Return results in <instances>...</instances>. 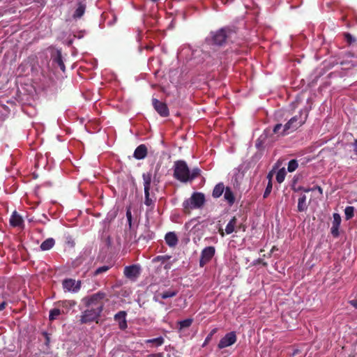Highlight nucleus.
I'll return each instance as SVG.
<instances>
[{"label": "nucleus", "instance_id": "obj_1", "mask_svg": "<svg viewBox=\"0 0 357 357\" xmlns=\"http://www.w3.org/2000/svg\"><path fill=\"white\" fill-rule=\"evenodd\" d=\"M238 38V29L235 26H224L212 33L213 44L222 46L227 43H234Z\"/></svg>", "mask_w": 357, "mask_h": 357}, {"label": "nucleus", "instance_id": "obj_2", "mask_svg": "<svg viewBox=\"0 0 357 357\" xmlns=\"http://www.w3.org/2000/svg\"><path fill=\"white\" fill-rule=\"evenodd\" d=\"M307 116L308 111L306 109H301L299 112L298 115L293 116L288 121L287 123L284 125L282 132V135H285L289 132L296 130L298 128L304 124L307 120Z\"/></svg>", "mask_w": 357, "mask_h": 357}, {"label": "nucleus", "instance_id": "obj_3", "mask_svg": "<svg viewBox=\"0 0 357 357\" xmlns=\"http://www.w3.org/2000/svg\"><path fill=\"white\" fill-rule=\"evenodd\" d=\"M205 196L202 192H193L191 197L183 202V211L185 214H190L191 211L202 208L205 203Z\"/></svg>", "mask_w": 357, "mask_h": 357}, {"label": "nucleus", "instance_id": "obj_4", "mask_svg": "<svg viewBox=\"0 0 357 357\" xmlns=\"http://www.w3.org/2000/svg\"><path fill=\"white\" fill-rule=\"evenodd\" d=\"M106 297V294L102 291H98L96 294L86 296L82 299L86 307L93 308L98 311L102 312Z\"/></svg>", "mask_w": 357, "mask_h": 357}, {"label": "nucleus", "instance_id": "obj_5", "mask_svg": "<svg viewBox=\"0 0 357 357\" xmlns=\"http://www.w3.org/2000/svg\"><path fill=\"white\" fill-rule=\"evenodd\" d=\"M173 176L181 183L189 182L190 168L185 160H178L174 162Z\"/></svg>", "mask_w": 357, "mask_h": 357}, {"label": "nucleus", "instance_id": "obj_6", "mask_svg": "<svg viewBox=\"0 0 357 357\" xmlns=\"http://www.w3.org/2000/svg\"><path fill=\"white\" fill-rule=\"evenodd\" d=\"M143 184L144 188V204L153 208L156 201V197L153 192H151L152 183V174L151 172L142 174Z\"/></svg>", "mask_w": 357, "mask_h": 357}, {"label": "nucleus", "instance_id": "obj_7", "mask_svg": "<svg viewBox=\"0 0 357 357\" xmlns=\"http://www.w3.org/2000/svg\"><path fill=\"white\" fill-rule=\"evenodd\" d=\"M101 313V312L93 308L86 307L81 315L80 322L81 324H88L96 321V323L98 324V319L100 317Z\"/></svg>", "mask_w": 357, "mask_h": 357}, {"label": "nucleus", "instance_id": "obj_8", "mask_svg": "<svg viewBox=\"0 0 357 357\" xmlns=\"http://www.w3.org/2000/svg\"><path fill=\"white\" fill-rule=\"evenodd\" d=\"M215 253V248L213 246H208L202 250L199 259V266L204 267L208 263Z\"/></svg>", "mask_w": 357, "mask_h": 357}, {"label": "nucleus", "instance_id": "obj_9", "mask_svg": "<svg viewBox=\"0 0 357 357\" xmlns=\"http://www.w3.org/2000/svg\"><path fill=\"white\" fill-rule=\"evenodd\" d=\"M82 282L80 280L76 281L72 278H67L63 280L62 286L65 291L77 292L81 288Z\"/></svg>", "mask_w": 357, "mask_h": 357}, {"label": "nucleus", "instance_id": "obj_10", "mask_svg": "<svg viewBox=\"0 0 357 357\" xmlns=\"http://www.w3.org/2000/svg\"><path fill=\"white\" fill-rule=\"evenodd\" d=\"M236 342V335L235 332H230L227 333L220 340L218 347L219 349H224L234 344Z\"/></svg>", "mask_w": 357, "mask_h": 357}, {"label": "nucleus", "instance_id": "obj_11", "mask_svg": "<svg viewBox=\"0 0 357 357\" xmlns=\"http://www.w3.org/2000/svg\"><path fill=\"white\" fill-rule=\"evenodd\" d=\"M152 105L155 109V111L162 117H167L169 114V109L167 105L163 102L160 101L159 100L153 98H152Z\"/></svg>", "mask_w": 357, "mask_h": 357}, {"label": "nucleus", "instance_id": "obj_12", "mask_svg": "<svg viewBox=\"0 0 357 357\" xmlns=\"http://www.w3.org/2000/svg\"><path fill=\"white\" fill-rule=\"evenodd\" d=\"M76 5L77 8L74 10V13L72 15L73 19L75 20L80 19L84 15L86 9V0H79L77 1Z\"/></svg>", "mask_w": 357, "mask_h": 357}, {"label": "nucleus", "instance_id": "obj_13", "mask_svg": "<svg viewBox=\"0 0 357 357\" xmlns=\"http://www.w3.org/2000/svg\"><path fill=\"white\" fill-rule=\"evenodd\" d=\"M123 273L127 278H136L139 275V267L137 265H131L126 266Z\"/></svg>", "mask_w": 357, "mask_h": 357}, {"label": "nucleus", "instance_id": "obj_14", "mask_svg": "<svg viewBox=\"0 0 357 357\" xmlns=\"http://www.w3.org/2000/svg\"><path fill=\"white\" fill-rule=\"evenodd\" d=\"M126 315L127 313L126 311H119L114 317V320L119 323V328L122 331L126 329L128 327Z\"/></svg>", "mask_w": 357, "mask_h": 357}, {"label": "nucleus", "instance_id": "obj_15", "mask_svg": "<svg viewBox=\"0 0 357 357\" xmlns=\"http://www.w3.org/2000/svg\"><path fill=\"white\" fill-rule=\"evenodd\" d=\"M147 155V148L145 144H140L134 151L133 156L137 160H142Z\"/></svg>", "mask_w": 357, "mask_h": 357}, {"label": "nucleus", "instance_id": "obj_16", "mask_svg": "<svg viewBox=\"0 0 357 357\" xmlns=\"http://www.w3.org/2000/svg\"><path fill=\"white\" fill-rule=\"evenodd\" d=\"M10 224L11 226L14 227H20L23 225L24 220L22 216L17 211H15L14 212H13L10 216Z\"/></svg>", "mask_w": 357, "mask_h": 357}, {"label": "nucleus", "instance_id": "obj_17", "mask_svg": "<svg viewBox=\"0 0 357 357\" xmlns=\"http://www.w3.org/2000/svg\"><path fill=\"white\" fill-rule=\"evenodd\" d=\"M52 61L53 63H56L63 72L65 71L66 66L63 61L61 52L60 50H56L55 54L52 55Z\"/></svg>", "mask_w": 357, "mask_h": 357}, {"label": "nucleus", "instance_id": "obj_18", "mask_svg": "<svg viewBox=\"0 0 357 357\" xmlns=\"http://www.w3.org/2000/svg\"><path fill=\"white\" fill-rule=\"evenodd\" d=\"M165 242L169 247H175L178 241V237L174 232H168L165 236Z\"/></svg>", "mask_w": 357, "mask_h": 357}, {"label": "nucleus", "instance_id": "obj_19", "mask_svg": "<svg viewBox=\"0 0 357 357\" xmlns=\"http://www.w3.org/2000/svg\"><path fill=\"white\" fill-rule=\"evenodd\" d=\"M224 199L230 206H231L234 204L236 199L231 188L226 187L225 191L224 192Z\"/></svg>", "mask_w": 357, "mask_h": 357}, {"label": "nucleus", "instance_id": "obj_20", "mask_svg": "<svg viewBox=\"0 0 357 357\" xmlns=\"http://www.w3.org/2000/svg\"><path fill=\"white\" fill-rule=\"evenodd\" d=\"M225 187L223 183L220 182L215 185L213 190L212 196L213 198H219L225 191Z\"/></svg>", "mask_w": 357, "mask_h": 357}, {"label": "nucleus", "instance_id": "obj_21", "mask_svg": "<svg viewBox=\"0 0 357 357\" xmlns=\"http://www.w3.org/2000/svg\"><path fill=\"white\" fill-rule=\"evenodd\" d=\"M55 244V241L53 238H49L47 239H46L45 241H44L41 244H40V249L41 250L43 251H46V250H50Z\"/></svg>", "mask_w": 357, "mask_h": 357}, {"label": "nucleus", "instance_id": "obj_22", "mask_svg": "<svg viewBox=\"0 0 357 357\" xmlns=\"http://www.w3.org/2000/svg\"><path fill=\"white\" fill-rule=\"evenodd\" d=\"M307 206L306 204V196L305 195H301L298 202V211L303 212L306 211Z\"/></svg>", "mask_w": 357, "mask_h": 357}, {"label": "nucleus", "instance_id": "obj_23", "mask_svg": "<svg viewBox=\"0 0 357 357\" xmlns=\"http://www.w3.org/2000/svg\"><path fill=\"white\" fill-rule=\"evenodd\" d=\"M237 219L236 217H233L230 221L227 223L226 228H225V232L227 234H231L233 231H234L235 227L236 225Z\"/></svg>", "mask_w": 357, "mask_h": 357}, {"label": "nucleus", "instance_id": "obj_24", "mask_svg": "<svg viewBox=\"0 0 357 357\" xmlns=\"http://www.w3.org/2000/svg\"><path fill=\"white\" fill-rule=\"evenodd\" d=\"M165 342V339L160 336L153 339H148L145 340L146 344H153L155 347H160Z\"/></svg>", "mask_w": 357, "mask_h": 357}, {"label": "nucleus", "instance_id": "obj_25", "mask_svg": "<svg viewBox=\"0 0 357 357\" xmlns=\"http://www.w3.org/2000/svg\"><path fill=\"white\" fill-rule=\"evenodd\" d=\"M286 174H287L286 170L284 167L280 169L276 174L277 182L279 183H282L285 178Z\"/></svg>", "mask_w": 357, "mask_h": 357}, {"label": "nucleus", "instance_id": "obj_26", "mask_svg": "<svg viewBox=\"0 0 357 357\" xmlns=\"http://www.w3.org/2000/svg\"><path fill=\"white\" fill-rule=\"evenodd\" d=\"M268 177L269 178V181L268 182V184L266 185V188L265 191L263 195V197L264 199L267 198L269 196L270 193L271 192L272 188H273V184H272V181H271V176L270 174H268Z\"/></svg>", "mask_w": 357, "mask_h": 357}, {"label": "nucleus", "instance_id": "obj_27", "mask_svg": "<svg viewBox=\"0 0 357 357\" xmlns=\"http://www.w3.org/2000/svg\"><path fill=\"white\" fill-rule=\"evenodd\" d=\"M283 126H282L281 123H278V124H276V125L273 127V130H271V132H272L271 135H272V134H277V135H282V131H280V130H281L282 128L283 129ZM271 132V130H270L269 128H267V129L266 130V132Z\"/></svg>", "mask_w": 357, "mask_h": 357}, {"label": "nucleus", "instance_id": "obj_28", "mask_svg": "<svg viewBox=\"0 0 357 357\" xmlns=\"http://www.w3.org/2000/svg\"><path fill=\"white\" fill-rule=\"evenodd\" d=\"M344 214L346 220L351 219L354 215V206H347L344 209Z\"/></svg>", "mask_w": 357, "mask_h": 357}, {"label": "nucleus", "instance_id": "obj_29", "mask_svg": "<svg viewBox=\"0 0 357 357\" xmlns=\"http://www.w3.org/2000/svg\"><path fill=\"white\" fill-rule=\"evenodd\" d=\"M178 291L176 290H168L161 293L160 295L162 299H166L168 298H172L176 296Z\"/></svg>", "mask_w": 357, "mask_h": 357}, {"label": "nucleus", "instance_id": "obj_30", "mask_svg": "<svg viewBox=\"0 0 357 357\" xmlns=\"http://www.w3.org/2000/svg\"><path fill=\"white\" fill-rule=\"evenodd\" d=\"M61 314V311L59 308H53L50 311L49 319L50 321H54Z\"/></svg>", "mask_w": 357, "mask_h": 357}, {"label": "nucleus", "instance_id": "obj_31", "mask_svg": "<svg viewBox=\"0 0 357 357\" xmlns=\"http://www.w3.org/2000/svg\"><path fill=\"white\" fill-rule=\"evenodd\" d=\"M111 268H112V266H109V265H105V266H100V267L98 268L93 272V275L97 276L100 274L104 273L107 272V271H109Z\"/></svg>", "mask_w": 357, "mask_h": 357}, {"label": "nucleus", "instance_id": "obj_32", "mask_svg": "<svg viewBox=\"0 0 357 357\" xmlns=\"http://www.w3.org/2000/svg\"><path fill=\"white\" fill-rule=\"evenodd\" d=\"M298 167V161L296 159L291 160L287 166V170L289 172H294Z\"/></svg>", "mask_w": 357, "mask_h": 357}, {"label": "nucleus", "instance_id": "obj_33", "mask_svg": "<svg viewBox=\"0 0 357 357\" xmlns=\"http://www.w3.org/2000/svg\"><path fill=\"white\" fill-rule=\"evenodd\" d=\"M192 321H193L192 319H186L179 321L178 322L179 329L182 330L183 328L190 327L191 326Z\"/></svg>", "mask_w": 357, "mask_h": 357}, {"label": "nucleus", "instance_id": "obj_34", "mask_svg": "<svg viewBox=\"0 0 357 357\" xmlns=\"http://www.w3.org/2000/svg\"><path fill=\"white\" fill-rule=\"evenodd\" d=\"M341 66H342L343 69H349L351 68L357 66V62L355 63L353 61H344L340 63Z\"/></svg>", "mask_w": 357, "mask_h": 357}, {"label": "nucleus", "instance_id": "obj_35", "mask_svg": "<svg viewBox=\"0 0 357 357\" xmlns=\"http://www.w3.org/2000/svg\"><path fill=\"white\" fill-rule=\"evenodd\" d=\"M200 174V169L197 167L192 169V171L190 170V178L189 181H193L195 178H197Z\"/></svg>", "mask_w": 357, "mask_h": 357}, {"label": "nucleus", "instance_id": "obj_36", "mask_svg": "<svg viewBox=\"0 0 357 357\" xmlns=\"http://www.w3.org/2000/svg\"><path fill=\"white\" fill-rule=\"evenodd\" d=\"M341 223V217L339 213H333V220L332 226L340 227Z\"/></svg>", "mask_w": 357, "mask_h": 357}, {"label": "nucleus", "instance_id": "obj_37", "mask_svg": "<svg viewBox=\"0 0 357 357\" xmlns=\"http://www.w3.org/2000/svg\"><path fill=\"white\" fill-rule=\"evenodd\" d=\"M216 332V329H213L208 335L207 337H206L205 340H204V342L202 345V347H205L208 342L209 341L211 340L212 338V336L213 335V334Z\"/></svg>", "mask_w": 357, "mask_h": 357}, {"label": "nucleus", "instance_id": "obj_38", "mask_svg": "<svg viewBox=\"0 0 357 357\" xmlns=\"http://www.w3.org/2000/svg\"><path fill=\"white\" fill-rule=\"evenodd\" d=\"M344 39L345 40L349 43V44H351L352 43H354L355 41V39L353 38V36L349 33H344Z\"/></svg>", "mask_w": 357, "mask_h": 357}, {"label": "nucleus", "instance_id": "obj_39", "mask_svg": "<svg viewBox=\"0 0 357 357\" xmlns=\"http://www.w3.org/2000/svg\"><path fill=\"white\" fill-rule=\"evenodd\" d=\"M126 218L129 224L130 228L132 227V213L130 208H128L126 211Z\"/></svg>", "mask_w": 357, "mask_h": 357}, {"label": "nucleus", "instance_id": "obj_40", "mask_svg": "<svg viewBox=\"0 0 357 357\" xmlns=\"http://www.w3.org/2000/svg\"><path fill=\"white\" fill-rule=\"evenodd\" d=\"M339 227H340L332 226L331 232L334 237H337L339 236Z\"/></svg>", "mask_w": 357, "mask_h": 357}, {"label": "nucleus", "instance_id": "obj_41", "mask_svg": "<svg viewBox=\"0 0 357 357\" xmlns=\"http://www.w3.org/2000/svg\"><path fill=\"white\" fill-rule=\"evenodd\" d=\"M169 257L168 256H157L155 259V261H162L165 262L166 260L169 259Z\"/></svg>", "mask_w": 357, "mask_h": 357}, {"label": "nucleus", "instance_id": "obj_42", "mask_svg": "<svg viewBox=\"0 0 357 357\" xmlns=\"http://www.w3.org/2000/svg\"><path fill=\"white\" fill-rule=\"evenodd\" d=\"M314 190L318 191L321 195L323 194V189L319 185H316L312 188V191H314Z\"/></svg>", "mask_w": 357, "mask_h": 357}, {"label": "nucleus", "instance_id": "obj_43", "mask_svg": "<svg viewBox=\"0 0 357 357\" xmlns=\"http://www.w3.org/2000/svg\"><path fill=\"white\" fill-rule=\"evenodd\" d=\"M147 357H164V355L163 353H157L149 354Z\"/></svg>", "mask_w": 357, "mask_h": 357}, {"label": "nucleus", "instance_id": "obj_44", "mask_svg": "<svg viewBox=\"0 0 357 357\" xmlns=\"http://www.w3.org/2000/svg\"><path fill=\"white\" fill-rule=\"evenodd\" d=\"M352 145L354 147V152L355 153L356 155H357V138L354 139V142L352 144Z\"/></svg>", "mask_w": 357, "mask_h": 357}, {"label": "nucleus", "instance_id": "obj_45", "mask_svg": "<svg viewBox=\"0 0 357 357\" xmlns=\"http://www.w3.org/2000/svg\"><path fill=\"white\" fill-rule=\"evenodd\" d=\"M6 305H7L6 302L3 301L2 303H0V311L3 310L6 308Z\"/></svg>", "mask_w": 357, "mask_h": 357}, {"label": "nucleus", "instance_id": "obj_46", "mask_svg": "<svg viewBox=\"0 0 357 357\" xmlns=\"http://www.w3.org/2000/svg\"><path fill=\"white\" fill-rule=\"evenodd\" d=\"M349 303L354 307L356 309H357V299L356 300H351L349 301Z\"/></svg>", "mask_w": 357, "mask_h": 357}, {"label": "nucleus", "instance_id": "obj_47", "mask_svg": "<svg viewBox=\"0 0 357 357\" xmlns=\"http://www.w3.org/2000/svg\"><path fill=\"white\" fill-rule=\"evenodd\" d=\"M43 335H44V336L45 337V340H46V342H45V344H49V342H50V337H49V335H48V333H46V332H44V333H43Z\"/></svg>", "mask_w": 357, "mask_h": 357}, {"label": "nucleus", "instance_id": "obj_48", "mask_svg": "<svg viewBox=\"0 0 357 357\" xmlns=\"http://www.w3.org/2000/svg\"><path fill=\"white\" fill-rule=\"evenodd\" d=\"M298 190H303L305 192H309L312 191V188H304L303 187H299L298 188Z\"/></svg>", "mask_w": 357, "mask_h": 357}, {"label": "nucleus", "instance_id": "obj_49", "mask_svg": "<svg viewBox=\"0 0 357 357\" xmlns=\"http://www.w3.org/2000/svg\"><path fill=\"white\" fill-rule=\"evenodd\" d=\"M106 241H107V245L108 246H109L111 245V243H112V239H111L110 236H108L107 238Z\"/></svg>", "mask_w": 357, "mask_h": 357}, {"label": "nucleus", "instance_id": "obj_50", "mask_svg": "<svg viewBox=\"0 0 357 357\" xmlns=\"http://www.w3.org/2000/svg\"><path fill=\"white\" fill-rule=\"evenodd\" d=\"M222 3H224L225 4L227 3H231V2H233L234 0H221Z\"/></svg>", "mask_w": 357, "mask_h": 357}, {"label": "nucleus", "instance_id": "obj_51", "mask_svg": "<svg viewBox=\"0 0 357 357\" xmlns=\"http://www.w3.org/2000/svg\"><path fill=\"white\" fill-rule=\"evenodd\" d=\"M66 303H67V301H62V302H61V304H62V305H63V306H64V305L66 304Z\"/></svg>", "mask_w": 357, "mask_h": 357}, {"label": "nucleus", "instance_id": "obj_52", "mask_svg": "<svg viewBox=\"0 0 357 357\" xmlns=\"http://www.w3.org/2000/svg\"><path fill=\"white\" fill-rule=\"evenodd\" d=\"M263 265H264V266H266V265H267V263H266V262H263Z\"/></svg>", "mask_w": 357, "mask_h": 357}, {"label": "nucleus", "instance_id": "obj_53", "mask_svg": "<svg viewBox=\"0 0 357 357\" xmlns=\"http://www.w3.org/2000/svg\"><path fill=\"white\" fill-rule=\"evenodd\" d=\"M220 234L223 236H224V233L223 232H221Z\"/></svg>", "mask_w": 357, "mask_h": 357}]
</instances>
